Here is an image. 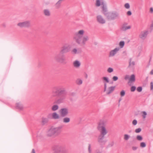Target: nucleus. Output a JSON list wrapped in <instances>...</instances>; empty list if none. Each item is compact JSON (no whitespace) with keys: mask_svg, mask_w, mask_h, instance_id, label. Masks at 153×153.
Wrapping results in <instances>:
<instances>
[{"mask_svg":"<svg viewBox=\"0 0 153 153\" xmlns=\"http://www.w3.org/2000/svg\"><path fill=\"white\" fill-rule=\"evenodd\" d=\"M85 31L82 29L79 30L76 32L73 36V39L78 44L81 46L85 45L89 40V37L84 35Z\"/></svg>","mask_w":153,"mask_h":153,"instance_id":"obj_1","label":"nucleus"},{"mask_svg":"<svg viewBox=\"0 0 153 153\" xmlns=\"http://www.w3.org/2000/svg\"><path fill=\"white\" fill-rule=\"evenodd\" d=\"M107 122L106 120H102L100 121L98 123L97 128L100 132V134L105 136L108 132L105 128Z\"/></svg>","mask_w":153,"mask_h":153,"instance_id":"obj_2","label":"nucleus"},{"mask_svg":"<svg viewBox=\"0 0 153 153\" xmlns=\"http://www.w3.org/2000/svg\"><path fill=\"white\" fill-rule=\"evenodd\" d=\"M53 153H67L68 150L64 146L57 145L53 146L52 148Z\"/></svg>","mask_w":153,"mask_h":153,"instance_id":"obj_3","label":"nucleus"},{"mask_svg":"<svg viewBox=\"0 0 153 153\" xmlns=\"http://www.w3.org/2000/svg\"><path fill=\"white\" fill-rule=\"evenodd\" d=\"M55 91H53L52 93L53 94V97H56L57 95H61L62 94H66V92L65 88L62 87H59L55 88Z\"/></svg>","mask_w":153,"mask_h":153,"instance_id":"obj_4","label":"nucleus"},{"mask_svg":"<svg viewBox=\"0 0 153 153\" xmlns=\"http://www.w3.org/2000/svg\"><path fill=\"white\" fill-rule=\"evenodd\" d=\"M105 16L109 20H113L119 18L120 17L119 13L116 11L108 12Z\"/></svg>","mask_w":153,"mask_h":153,"instance_id":"obj_5","label":"nucleus"},{"mask_svg":"<svg viewBox=\"0 0 153 153\" xmlns=\"http://www.w3.org/2000/svg\"><path fill=\"white\" fill-rule=\"evenodd\" d=\"M71 48V45L68 43H65L62 47L61 52L63 53H68L70 51Z\"/></svg>","mask_w":153,"mask_h":153,"instance_id":"obj_6","label":"nucleus"},{"mask_svg":"<svg viewBox=\"0 0 153 153\" xmlns=\"http://www.w3.org/2000/svg\"><path fill=\"white\" fill-rule=\"evenodd\" d=\"M148 34L149 31L148 30L142 31L139 35V38L141 40H144L147 38Z\"/></svg>","mask_w":153,"mask_h":153,"instance_id":"obj_7","label":"nucleus"},{"mask_svg":"<svg viewBox=\"0 0 153 153\" xmlns=\"http://www.w3.org/2000/svg\"><path fill=\"white\" fill-rule=\"evenodd\" d=\"M30 22L29 21L21 22L17 24V26L21 28L23 27H30Z\"/></svg>","mask_w":153,"mask_h":153,"instance_id":"obj_8","label":"nucleus"},{"mask_svg":"<svg viewBox=\"0 0 153 153\" xmlns=\"http://www.w3.org/2000/svg\"><path fill=\"white\" fill-rule=\"evenodd\" d=\"M54 136H57L59 135L61 132L62 127L61 126L57 127L52 126Z\"/></svg>","mask_w":153,"mask_h":153,"instance_id":"obj_9","label":"nucleus"},{"mask_svg":"<svg viewBox=\"0 0 153 153\" xmlns=\"http://www.w3.org/2000/svg\"><path fill=\"white\" fill-rule=\"evenodd\" d=\"M105 136L100 134L97 138V142L101 145H104L105 144L106 140L104 139Z\"/></svg>","mask_w":153,"mask_h":153,"instance_id":"obj_10","label":"nucleus"},{"mask_svg":"<svg viewBox=\"0 0 153 153\" xmlns=\"http://www.w3.org/2000/svg\"><path fill=\"white\" fill-rule=\"evenodd\" d=\"M120 48L116 47L114 49L111 50L109 53V57L114 56L120 51Z\"/></svg>","mask_w":153,"mask_h":153,"instance_id":"obj_11","label":"nucleus"},{"mask_svg":"<svg viewBox=\"0 0 153 153\" xmlns=\"http://www.w3.org/2000/svg\"><path fill=\"white\" fill-rule=\"evenodd\" d=\"M48 117L49 119H53L55 120L59 119L60 118L59 115L56 112L49 114L48 116Z\"/></svg>","mask_w":153,"mask_h":153,"instance_id":"obj_12","label":"nucleus"},{"mask_svg":"<svg viewBox=\"0 0 153 153\" xmlns=\"http://www.w3.org/2000/svg\"><path fill=\"white\" fill-rule=\"evenodd\" d=\"M59 112L62 117H65L69 114L68 109L67 108H62L60 110Z\"/></svg>","mask_w":153,"mask_h":153,"instance_id":"obj_13","label":"nucleus"},{"mask_svg":"<svg viewBox=\"0 0 153 153\" xmlns=\"http://www.w3.org/2000/svg\"><path fill=\"white\" fill-rule=\"evenodd\" d=\"M96 19L97 22L100 24H103L106 22L105 19L100 15H98L97 16Z\"/></svg>","mask_w":153,"mask_h":153,"instance_id":"obj_14","label":"nucleus"},{"mask_svg":"<svg viewBox=\"0 0 153 153\" xmlns=\"http://www.w3.org/2000/svg\"><path fill=\"white\" fill-rule=\"evenodd\" d=\"M131 26L128 25L127 23H124L122 25L120 28V30L122 31H125L131 29Z\"/></svg>","mask_w":153,"mask_h":153,"instance_id":"obj_15","label":"nucleus"},{"mask_svg":"<svg viewBox=\"0 0 153 153\" xmlns=\"http://www.w3.org/2000/svg\"><path fill=\"white\" fill-rule=\"evenodd\" d=\"M54 59L58 62L63 63L65 61V59L61 57L59 55H56L54 57Z\"/></svg>","mask_w":153,"mask_h":153,"instance_id":"obj_16","label":"nucleus"},{"mask_svg":"<svg viewBox=\"0 0 153 153\" xmlns=\"http://www.w3.org/2000/svg\"><path fill=\"white\" fill-rule=\"evenodd\" d=\"M73 65L76 68H79L81 66V62L78 60H76L73 62Z\"/></svg>","mask_w":153,"mask_h":153,"instance_id":"obj_17","label":"nucleus"},{"mask_svg":"<svg viewBox=\"0 0 153 153\" xmlns=\"http://www.w3.org/2000/svg\"><path fill=\"white\" fill-rule=\"evenodd\" d=\"M16 109L20 111H23L25 108L23 104L20 102H17L16 103Z\"/></svg>","mask_w":153,"mask_h":153,"instance_id":"obj_18","label":"nucleus"},{"mask_svg":"<svg viewBox=\"0 0 153 153\" xmlns=\"http://www.w3.org/2000/svg\"><path fill=\"white\" fill-rule=\"evenodd\" d=\"M46 135L47 136L49 137H51L53 136H54L52 127L47 130L46 132Z\"/></svg>","mask_w":153,"mask_h":153,"instance_id":"obj_19","label":"nucleus"},{"mask_svg":"<svg viewBox=\"0 0 153 153\" xmlns=\"http://www.w3.org/2000/svg\"><path fill=\"white\" fill-rule=\"evenodd\" d=\"M115 88V86H112L109 87L106 90V91H105L106 94L108 95L112 93L114 90Z\"/></svg>","mask_w":153,"mask_h":153,"instance_id":"obj_20","label":"nucleus"},{"mask_svg":"<svg viewBox=\"0 0 153 153\" xmlns=\"http://www.w3.org/2000/svg\"><path fill=\"white\" fill-rule=\"evenodd\" d=\"M101 6L102 10L103 13L104 15L105 16L108 13L107 12V9L106 4L105 2Z\"/></svg>","mask_w":153,"mask_h":153,"instance_id":"obj_21","label":"nucleus"},{"mask_svg":"<svg viewBox=\"0 0 153 153\" xmlns=\"http://www.w3.org/2000/svg\"><path fill=\"white\" fill-rule=\"evenodd\" d=\"M105 2L103 0H96L95 5L96 7H99L102 6Z\"/></svg>","mask_w":153,"mask_h":153,"instance_id":"obj_22","label":"nucleus"},{"mask_svg":"<svg viewBox=\"0 0 153 153\" xmlns=\"http://www.w3.org/2000/svg\"><path fill=\"white\" fill-rule=\"evenodd\" d=\"M43 13L45 16H51V12L50 10L48 9H44L43 11Z\"/></svg>","mask_w":153,"mask_h":153,"instance_id":"obj_23","label":"nucleus"},{"mask_svg":"<svg viewBox=\"0 0 153 153\" xmlns=\"http://www.w3.org/2000/svg\"><path fill=\"white\" fill-rule=\"evenodd\" d=\"M102 79L103 83H108L109 82V78L107 77H103L102 78Z\"/></svg>","mask_w":153,"mask_h":153,"instance_id":"obj_24","label":"nucleus"},{"mask_svg":"<svg viewBox=\"0 0 153 153\" xmlns=\"http://www.w3.org/2000/svg\"><path fill=\"white\" fill-rule=\"evenodd\" d=\"M62 121L64 123H69L70 121V118L68 117H65L62 119Z\"/></svg>","mask_w":153,"mask_h":153,"instance_id":"obj_25","label":"nucleus"},{"mask_svg":"<svg viewBox=\"0 0 153 153\" xmlns=\"http://www.w3.org/2000/svg\"><path fill=\"white\" fill-rule=\"evenodd\" d=\"M123 139L125 141H128L131 137V136L128 134H125L123 135Z\"/></svg>","mask_w":153,"mask_h":153,"instance_id":"obj_26","label":"nucleus"},{"mask_svg":"<svg viewBox=\"0 0 153 153\" xmlns=\"http://www.w3.org/2000/svg\"><path fill=\"white\" fill-rule=\"evenodd\" d=\"M88 153H93L92 146L91 144H89L88 145Z\"/></svg>","mask_w":153,"mask_h":153,"instance_id":"obj_27","label":"nucleus"},{"mask_svg":"<svg viewBox=\"0 0 153 153\" xmlns=\"http://www.w3.org/2000/svg\"><path fill=\"white\" fill-rule=\"evenodd\" d=\"M71 53L73 54H78L80 53V51L76 48H75L72 50L71 51Z\"/></svg>","mask_w":153,"mask_h":153,"instance_id":"obj_28","label":"nucleus"},{"mask_svg":"<svg viewBox=\"0 0 153 153\" xmlns=\"http://www.w3.org/2000/svg\"><path fill=\"white\" fill-rule=\"evenodd\" d=\"M48 118H42V123L43 125H45L48 123Z\"/></svg>","mask_w":153,"mask_h":153,"instance_id":"obj_29","label":"nucleus"},{"mask_svg":"<svg viewBox=\"0 0 153 153\" xmlns=\"http://www.w3.org/2000/svg\"><path fill=\"white\" fill-rule=\"evenodd\" d=\"M65 99V97H64L62 98H60L56 101L55 103L58 104H60L63 102V100Z\"/></svg>","mask_w":153,"mask_h":153,"instance_id":"obj_30","label":"nucleus"},{"mask_svg":"<svg viewBox=\"0 0 153 153\" xmlns=\"http://www.w3.org/2000/svg\"><path fill=\"white\" fill-rule=\"evenodd\" d=\"M125 42L124 41H120L119 44V47H118L119 48H120V49L123 48L125 45Z\"/></svg>","mask_w":153,"mask_h":153,"instance_id":"obj_31","label":"nucleus"},{"mask_svg":"<svg viewBox=\"0 0 153 153\" xmlns=\"http://www.w3.org/2000/svg\"><path fill=\"white\" fill-rule=\"evenodd\" d=\"M135 76L134 74L131 75L129 79V81L130 82H134L135 81Z\"/></svg>","mask_w":153,"mask_h":153,"instance_id":"obj_32","label":"nucleus"},{"mask_svg":"<svg viewBox=\"0 0 153 153\" xmlns=\"http://www.w3.org/2000/svg\"><path fill=\"white\" fill-rule=\"evenodd\" d=\"M59 108V106L56 105H53L51 108V109L53 111H55L57 110Z\"/></svg>","mask_w":153,"mask_h":153,"instance_id":"obj_33","label":"nucleus"},{"mask_svg":"<svg viewBox=\"0 0 153 153\" xmlns=\"http://www.w3.org/2000/svg\"><path fill=\"white\" fill-rule=\"evenodd\" d=\"M135 65V62L132 61L131 59H130L129 60V67H133Z\"/></svg>","mask_w":153,"mask_h":153,"instance_id":"obj_34","label":"nucleus"},{"mask_svg":"<svg viewBox=\"0 0 153 153\" xmlns=\"http://www.w3.org/2000/svg\"><path fill=\"white\" fill-rule=\"evenodd\" d=\"M76 83L78 85H81L82 83V80L80 78H78L76 80Z\"/></svg>","mask_w":153,"mask_h":153,"instance_id":"obj_35","label":"nucleus"},{"mask_svg":"<svg viewBox=\"0 0 153 153\" xmlns=\"http://www.w3.org/2000/svg\"><path fill=\"white\" fill-rule=\"evenodd\" d=\"M136 139L138 141H141L143 140V137L141 135H138L136 136Z\"/></svg>","mask_w":153,"mask_h":153,"instance_id":"obj_36","label":"nucleus"},{"mask_svg":"<svg viewBox=\"0 0 153 153\" xmlns=\"http://www.w3.org/2000/svg\"><path fill=\"white\" fill-rule=\"evenodd\" d=\"M126 94L125 91L124 90H122L120 92V95L121 97H124Z\"/></svg>","mask_w":153,"mask_h":153,"instance_id":"obj_37","label":"nucleus"},{"mask_svg":"<svg viewBox=\"0 0 153 153\" xmlns=\"http://www.w3.org/2000/svg\"><path fill=\"white\" fill-rule=\"evenodd\" d=\"M146 144L145 142H142L140 143V146L141 148H144L146 147Z\"/></svg>","mask_w":153,"mask_h":153,"instance_id":"obj_38","label":"nucleus"},{"mask_svg":"<svg viewBox=\"0 0 153 153\" xmlns=\"http://www.w3.org/2000/svg\"><path fill=\"white\" fill-rule=\"evenodd\" d=\"M124 7L126 9H129L130 8V5L128 3H126L125 4Z\"/></svg>","mask_w":153,"mask_h":153,"instance_id":"obj_39","label":"nucleus"},{"mask_svg":"<svg viewBox=\"0 0 153 153\" xmlns=\"http://www.w3.org/2000/svg\"><path fill=\"white\" fill-rule=\"evenodd\" d=\"M142 116L143 117V119H145L146 117V116L147 115V113H146V112L145 111H143V112H142Z\"/></svg>","mask_w":153,"mask_h":153,"instance_id":"obj_40","label":"nucleus"},{"mask_svg":"<svg viewBox=\"0 0 153 153\" xmlns=\"http://www.w3.org/2000/svg\"><path fill=\"white\" fill-rule=\"evenodd\" d=\"M113 71L114 70L113 68H108L107 70V71L108 73H111L113 72Z\"/></svg>","mask_w":153,"mask_h":153,"instance_id":"obj_41","label":"nucleus"},{"mask_svg":"<svg viewBox=\"0 0 153 153\" xmlns=\"http://www.w3.org/2000/svg\"><path fill=\"white\" fill-rule=\"evenodd\" d=\"M141 129L140 128H138L136 129L135 130V132L136 133H140L141 131Z\"/></svg>","mask_w":153,"mask_h":153,"instance_id":"obj_42","label":"nucleus"},{"mask_svg":"<svg viewBox=\"0 0 153 153\" xmlns=\"http://www.w3.org/2000/svg\"><path fill=\"white\" fill-rule=\"evenodd\" d=\"M136 89V87L135 86H132L131 88V92L134 91Z\"/></svg>","mask_w":153,"mask_h":153,"instance_id":"obj_43","label":"nucleus"},{"mask_svg":"<svg viewBox=\"0 0 153 153\" xmlns=\"http://www.w3.org/2000/svg\"><path fill=\"white\" fill-rule=\"evenodd\" d=\"M118 77L117 76H114L112 78V79L113 81H115L118 79Z\"/></svg>","mask_w":153,"mask_h":153,"instance_id":"obj_44","label":"nucleus"},{"mask_svg":"<svg viewBox=\"0 0 153 153\" xmlns=\"http://www.w3.org/2000/svg\"><path fill=\"white\" fill-rule=\"evenodd\" d=\"M137 124V121L136 120H134L132 122V124L133 126H135Z\"/></svg>","mask_w":153,"mask_h":153,"instance_id":"obj_45","label":"nucleus"},{"mask_svg":"<svg viewBox=\"0 0 153 153\" xmlns=\"http://www.w3.org/2000/svg\"><path fill=\"white\" fill-rule=\"evenodd\" d=\"M137 90L139 92H140L142 91V88L141 87H139L137 88Z\"/></svg>","mask_w":153,"mask_h":153,"instance_id":"obj_46","label":"nucleus"},{"mask_svg":"<svg viewBox=\"0 0 153 153\" xmlns=\"http://www.w3.org/2000/svg\"><path fill=\"white\" fill-rule=\"evenodd\" d=\"M104 91L105 92L106 91L107 86V83H104Z\"/></svg>","mask_w":153,"mask_h":153,"instance_id":"obj_47","label":"nucleus"},{"mask_svg":"<svg viewBox=\"0 0 153 153\" xmlns=\"http://www.w3.org/2000/svg\"><path fill=\"white\" fill-rule=\"evenodd\" d=\"M150 90L153 91V82H151L150 83Z\"/></svg>","mask_w":153,"mask_h":153,"instance_id":"obj_48","label":"nucleus"},{"mask_svg":"<svg viewBox=\"0 0 153 153\" xmlns=\"http://www.w3.org/2000/svg\"><path fill=\"white\" fill-rule=\"evenodd\" d=\"M124 78L125 80H127L128 79H129L130 77L129 75H126L124 76Z\"/></svg>","mask_w":153,"mask_h":153,"instance_id":"obj_49","label":"nucleus"},{"mask_svg":"<svg viewBox=\"0 0 153 153\" xmlns=\"http://www.w3.org/2000/svg\"><path fill=\"white\" fill-rule=\"evenodd\" d=\"M127 15L128 16H131L132 14V13L131 11H128L126 13Z\"/></svg>","mask_w":153,"mask_h":153,"instance_id":"obj_50","label":"nucleus"},{"mask_svg":"<svg viewBox=\"0 0 153 153\" xmlns=\"http://www.w3.org/2000/svg\"><path fill=\"white\" fill-rule=\"evenodd\" d=\"M138 147L135 146H133L132 147V149L133 151H136Z\"/></svg>","mask_w":153,"mask_h":153,"instance_id":"obj_51","label":"nucleus"},{"mask_svg":"<svg viewBox=\"0 0 153 153\" xmlns=\"http://www.w3.org/2000/svg\"><path fill=\"white\" fill-rule=\"evenodd\" d=\"M94 153H101V152L99 149H96Z\"/></svg>","mask_w":153,"mask_h":153,"instance_id":"obj_52","label":"nucleus"},{"mask_svg":"<svg viewBox=\"0 0 153 153\" xmlns=\"http://www.w3.org/2000/svg\"><path fill=\"white\" fill-rule=\"evenodd\" d=\"M150 28L151 30L153 29V21L152 22V23L150 25Z\"/></svg>","mask_w":153,"mask_h":153,"instance_id":"obj_53","label":"nucleus"},{"mask_svg":"<svg viewBox=\"0 0 153 153\" xmlns=\"http://www.w3.org/2000/svg\"><path fill=\"white\" fill-rule=\"evenodd\" d=\"M150 12L151 13H153V8L152 7L150 8Z\"/></svg>","mask_w":153,"mask_h":153,"instance_id":"obj_54","label":"nucleus"},{"mask_svg":"<svg viewBox=\"0 0 153 153\" xmlns=\"http://www.w3.org/2000/svg\"><path fill=\"white\" fill-rule=\"evenodd\" d=\"M150 74H151V75H153V70H152L150 72Z\"/></svg>","mask_w":153,"mask_h":153,"instance_id":"obj_55","label":"nucleus"},{"mask_svg":"<svg viewBox=\"0 0 153 153\" xmlns=\"http://www.w3.org/2000/svg\"><path fill=\"white\" fill-rule=\"evenodd\" d=\"M31 153H35V151L34 149L32 150V152Z\"/></svg>","mask_w":153,"mask_h":153,"instance_id":"obj_56","label":"nucleus"},{"mask_svg":"<svg viewBox=\"0 0 153 153\" xmlns=\"http://www.w3.org/2000/svg\"><path fill=\"white\" fill-rule=\"evenodd\" d=\"M75 93L72 92L71 93V95L72 96H74L75 95Z\"/></svg>","mask_w":153,"mask_h":153,"instance_id":"obj_57","label":"nucleus"},{"mask_svg":"<svg viewBox=\"0 0 153 153\" xmlns=\"http://www.w3.org/2000/svg\"><path fill=\"white\" fill-rule=\"evenodd\" d=\"M88 76L87 74H85V78H87Z\"/></svg>","mask_w":153,"mask_h":153,"instance_id":"obj_58","label":"nucleus"},{"mask_svg":"<svg viewBox=\"0 0 153 153\" xmlns=\"http://www.w3.org/2000/svg\"><path fill=\"white\" fill-rule=\"evenodd\" d=\"M121 100V99H120V100H119V102H120V101Z\"/></svg>","mask_w":153,"mask_h":153,"instance_id":"obj_59","label":"nucleus"}]
</instances>
